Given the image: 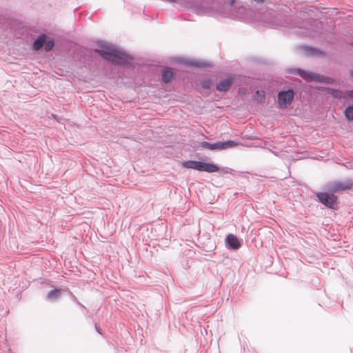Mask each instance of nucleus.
I'll return each mask as SVG.
<instances>
[{
    "label": "nucleus",
    "instance_id": "nucleus-17",
    "mask_svg": "<svg viewBox=\"0 0 353 353\" xmlns=\"http://www.w3.org/2000/svg\"><path fill=\"white\" fill-rule=\"evenodd\" d=\"M190 65L196 66V67H204L206 65L204 63L200 61H192Z\"/></svg>",
    "mask_w": 353,
    "mask_h": 353
},
{
    "label": "nucleus",
    "instance_id": "nucleus-18",
    "mask_svg": "<svg viewBox=\"0 0 353 353\" xmlns=\"http://www.w3.org/2000/svg\"><path fill=\"white\" fill-rule=\"evenodd\" d=\"M201 146L204 148H206V149H208V150H212V143H210L208 142H206V141H203L201 143Z\"/></svg>",
    "mask_w": 353,
    "mask_h": 353
},
{
    "label": "nucleus",
    "instance_id": "nucleus-12",
    "mask_svg": "<svg viewBox=\"0 0 353 353\" xmlns=\"http://www.w3.org/2000/svg\"><path fill=\"white\" fill-rule=\"evenodd\" d=\"M345 118L349 121H353V105L347 106L344 112Z\"/></svg>",
    "mask_w": 353,
    "mask_h": 353
},
{
    "label": "nucleus",
    "instance_id": "nucleus-9",
    "mask_svg": "<svg viewBox=\"0 0 353 353\" xmlns=\"http://www.w3.org/2000/svg\"><path fill=\"white\" fill-rule=\"evenodd\" d=\"M163 81L165 83L170 82L173 77V72L171 68H167L163 70L162 72Z\"/></svg>",
    "mask_w": 353,
    "mask_h": 353
},
{
    "label": "nucleus",
    "instance_id": "nucleus-22",
    "mask_svg": "<svg viewBox=\"0 0 353 353\" xmlns=\"http://www.w3.org/2000/svg\"><path fill=\"white\" fill-rule=\"evenodd\" d=\"M261 96L264 97V91H261Z\"/></svg>",
    "mask_w": 353,
    "mask_h": 353
},
{
    "label": "nucleus",
    "instance_id": "nucleus-25",
    "mask_svg": "<svg viewBox=\"0 0 353 353\" xmlns=\"http://www.w3.org/2000/svg\"><path fill=\"white\" fill-rule=\"evenodd\" d=\"M352 46H353V43H352Z\"/></svg>",
    "mask_w": 353,
    "mask_h": 353
},
{
    "label": "nucleus",
    "instance_id": "nucleus-13",
    "mask_svg": "<svg viewBox=\"0 0 353 353\" xmlns=\"http://www.w3.org/2000/svg\"><path fill=\"white\" fill-rule=\"evenodd\" d=\"M222 144L223 145V150H226L229 148L236 147L241 145L240 141H227L225 142H222Z\"/></svg>",
    "mask_w": 353,
    "mask_h": 353
},
{
    "label": "nucleus",
    "instance_id": "nucleus-2",
    "mask_svg": "<svg viewBox=\"0 0 353 353\" xmlns=\"http://www.w3.org/2000/svg\"><path fill=\"white\" fill-rule=\"evenodd\" d=\"M183 167L188 169H194L198 171H204L210 173L219 171V168L212 163H208L201 161H187L182 163Z\"/></svg>",
    "mask_w": 353,
    "mask_h": 353
},
{
    "label": "nucleus",
    "instance_id": "nucleus-1",
    "mask_svg": "<svg viewBox=\"0 0 353 353\" xmlns=\"http://www.w3.org/2000/svg\"><path fill=\"white\" fill-rule=\"evenodd\" d=\"M105 59L114 64H125L128 61V56L114 48H107L105 50H96Z\"/></svg>",
    "mask_w": 353,
    "mask_h": 353
},
{
    "label": "nucleus",
    "instance_id": "nucleus-10",
    "mask_svg": "<svg viewBox=\"0 0 353 353\" xmlns=\"http://www.w3.org/2000/svg\"><path fill=\"white\" fill-rule=\"evenodd\" d=\"M46 40V37L45 35H41L36 39L33 43V48L35 50H39L41 48V47L44 45Z\"/></svg>",
    "mask_w": 353,
    "mask_h": 353
},
{
    "label": "nucleus",
    "instance_id": "nucleus-16",
    "mask_svg": "<svg viewBox=\"0 0 353 353\" xmlns=\"http://www.w3.org/2000/svg\"><path fill=\"white\" fill-rule=\"evenodd\" d=\"M54 43L52 40L48 41H46V42L44 43L45 50L46 51H50V50H52V48L54 47Z\"/></svg>",
    "mask_w": 353,
    "mask_h": 353
},
{
    "label": "nucleus",
    "instance_id": "nucleus-8",
    "mask_svg": "<svg viewBox=\"0 0 353 353\" xmlns=\"http://www.w3.org/2000/svg\"><path fill=\"white\" fill-rule=\"evenodd\" d=\"M225 241L226 243L232 249L236 250L241 247L238 238L232 234H228Z\"/></svg>",
    "mask_w": 353,
    "mask_h": 353
},
{
    "label": "nucleus",
    "instance_id": "nucleus-21",
    "mask_svg": "<svg viewBox=\"0 0 353 353\" xmlns=\"http://www.w3.org/2000/svg\"><path fill=\"white\" fill-rule=\"evenodd\" d=\"M347 96L353 98V90L348 91L346 94Z\"/></svg>",
    "mask_w": 353,
    "mask_h": 353
},
{
    "label": "nucleus",
    "instance_id": "nucleus-11",
    "mask_svg": "<svg viewBox=\"0 0 353 353\" xmlns=\"http://www.w3.org/2000/svg\"><path fill=\"white\" fill-rule=\"evenodd\" d=\"M327 90L334 98L342 99V98L345 97V94L342 91H341L339 90L327 88Z\"/></svg>",
    "mask_w": 353,
    "mask_h": 353
},
{
    "label": "nucleus",
    "instance_id": "nucleus-7",
    "mask_svg": "<svg viewBox=\"0 0 353 353\" xmlns=\"http://www.w3.org/2000/svg\"><path fill=\"white\" fill-rule=\"evenodd\" d=\"M234 80V76L230 75L225 79H223L220 81V82L216 85V89L219 91H228L233 81Z\"/></svg>",
    "mask_w": 353,
    "mask_h": 353
},
{
    "label": "nucleus",
    "instance_id": "nucleus-5",
    "mask_svg": "<svg viewBox=\"0 0 353 353\" xmlns=\"http://www.w3.org/2000/svg\"><path fill=\"white\" fill-rule=\"evenodd\" d=\"M319 200L325 205L330 208L335 209L337 206V198L333 194H327L325 192H319L316 194Z\"/></svg>",
    "mask_w": 353,
    "mask_h": 353
},
{
    "label": "nucleus",
    "instance_id": "nucleus-20",
    "mask_svg": "<svg viewBox=\"0 0 353 353\" xmlns=\"http://www.w3.org/2000/svg\"><path fill=\"white\" fill-rule=\"evenodd\" d=\"M210 85H211L210 81H206L203 82V87H204L205 88L208 89L210 88Z\"/></svg>",
    "mask_w": 353,
    "mask_h": 353
},
{
    "label": "nucleus",
    "instance_id": "nucleus-14",
    "mask_svg": "<svg viewBox=\"0 0 353 353\" xmlns=\"http://www.w3.org/2000/svg\"><path fill=\"white\" fill-rule=\"evenodd\" d=\"M60 294H61L60 290L54 289V290L50 291L49 293L48 294L47 296H48V299H57L58 297H59Z\"/></svg>",
    "mask_w": 353,
    "mask_h": 353
},
{
    "label": "nucleus",
    "instance_id": "nucleus-24",
    "mask_svg": "<svg viewBox=\"0 0 353 353\" xmlns=\"http://www.w3.org/2000/svg\"><path fill=\"white\" fill-rule=\"evenodd\" d=\"M256 94H260V91H257Z\"/></svg>",
    "mask_w": 353,
    "mask_h": 353
},
{
    "label": "nucleus",
    "instance_id": "nucleus-19",
    "mask_svg": "<svg viewBox=\"0 0 353 353\" xmlns=\"http://www.w3.org/2000/svg\"><path fill=\"white\" fill-rule=\"evenodd\" d=\"M306 52L308 53V54H311V55H314V54H316L319 53V52L316 50L310 48H306Z\"/></svg>",
    "mask_w": 353,
    "mask_h": 353
},
{
    "label": "nucleus",
    "instance_id": "nucleus-15",
    "mask_svg": "<svg viewBox=\"0 0 353 353\" xmlns=\"http://www.w3.org/2000/svg\"><path fill=\"white\" fill-rule=\"evenodd\" d=\"M212 150H223V147L221 141L212 143Z\"/></svg>",
    "mask_w": 353,
    "mask_h": 353
},
{
    "label": "nucleus",
    "instance_id": "nucleus-6",
    "mask_svg": "<svg viewBox=\"0 0 353 353\" xmlns=\"http://www.w3.org/2000/svg\"><path fill=\"white\" fill-rule=\"evenodd\" d=\"M352 185V183L349 180L343 182L335 181L331 185L330 190L333 192H336L341 190H350Z\"/></svg>",
    "mask_w": 353,
    "mask_h": 353
},
{
    "label": "nucleus",
    "instance_id": "nucleus-3",
    "mask_svg": "<svg viewBox=\"0 0 353 353\" xmlns=\"http://www.w3.org/2000/svg\"><path fill=\"white\" fill-rule=\"evenodd\" d=\"M297 74L305 80L314 81L316 82H325L327 83H333L334 81V79L330 77H324L302 70H298Z\"/></svg>",
    "mask_w": 353,
    "mask_h": 353
},
{
    "label": "nucleus",
    "instance_id": "nucleus-4",
    "mask_svg": "<svg viewBox=\"0 0 353 353\" xmlns=\"http://www.w3.org/2000/svg\"><path fill=\"white\" fill-rule=\"evenodd\" d=\"M294 97V92L292 90L282 91L278 94V103L281 108H286L288 107Z\"/></svg>",
    "mask_w": 353,
    "mask_h": 353
},
{
    "label": "nucleus",
    "instance_id": "nucleus-23",
    "mask_svg": "<svg viewBox=\"0 0 353 353\" xmlns=\"http://www.w3.org/2000/svg\"><path fill=\"white\" fill-rule=\"evenodd\" d=\"M351 75L353 77V70L350 72Z\"/></svg>",
    "mask_w": 353,
    "mask_h": 353
}]
</instances>
